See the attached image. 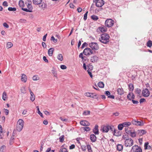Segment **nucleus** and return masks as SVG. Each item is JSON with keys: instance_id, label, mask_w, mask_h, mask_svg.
<instances>
[{"instance_id": "nucleus-1", "label": "nucleus", "mask_w": 152, "mask_h": 152, "mask_svg": "<svg viewBox=\"0 0 152 152\" xmlns=\"http://www.w3.org/2000/svg\"><path fill=\"white\" fill-rule=\"evenodd\" d=\"M110 36L108 34L103 33L101 35L100 37L99 38V40L102 43L107 44L109 43Z\"/></svg>"}, {"instance_id": "nucleus-2", "label": "nucleus", "mask_w": 152, "mask_h": 152, "mask_svg": "<svg viewBox=\"0 0 152 152\" xmlns=\"http://www.w3.org/2000/svg\"><path fill=\"white\" fill-rule=\"evenodd\" d=\"M24 121L22 119H19L17 122V130L18 132L21 131L23 127Z\"/></svg>"}, {"instance_id": "nucleus-3", "label": "nucleus", "mask_w": 152, "mask_h": 152, "mask_svg": "<svg viewBox=\"0 0 152 152\" xmlns=\"http://www.w3.org/2000/svg\"><path fill=\"white\" fill-rule=\"evenodd\" d=\"M124 145L126 147H131L134 144L133 140L131 138H128L125 140L124 142Z\"/></svg>"}, {"instance_id": "nucleus-4", "label": "nucleus", "mask_w": 152, "mask_h": 152, "mask_svg": "<svg viewBox=\"0 0 152 152\" xmlns=\"http://www.w3.org/2000/svg\"><path fill=\"white\" fill-rule=\"evenodd\" d=\"M114 25V21L112 19H108L106 20L105 25L106 27L110 28L112 26Z\"/></svg>"}, {"instance_id": "nucleus-5", "label": "nucleus", "mask_w": 152, "mask_h": 152, "mask_svg": "<svg viewBox=\"0 0 152 152\" xmlns=\"http://www.w3.org/2000/svg\"><path fill=\"white\" fill-rule=\"evenodd\" d=\"M142 150L140 147L137 145H134L132 148L131 152H142Z\"/></svg>"}, {"instance_id": "nucleus-6", "label": "nucleus", "mask_w": 152, "mask_h": 152, "mask_svg": "<svg viewBox=\"0 0 152 152\" xmlns=\"http://www.w3.org/2000/svg\"><path fill=\"white\" fill-rule=\"evenodd\" d=\"M89 46L92 50H97L99 48L98 44L96 42H92L89 44Z\"/></svg>"}, {"instance_id": "nucleus-7", "label": "nucleus", "mask_w": 152, "mask_h": 152, "mask_svg": "<svg viewBox=\"0 0 152 152\" xmlns=\"http://www.w3.org/2000/svg\"><path fill=\"white\" fill-rule=\"evenodd\" d=\"M93 2L95 3L96 5L98 7H101L104 4L103 0H93Z\"/></svg>"}, {"instance_id": "nucleus-8", "label": "nucleus", "mask_w": 152, "mask_h": 152, "mask_svg": "<svg viewBox=\"0 0 152 152\" xmlns=\"http://www.w3.org/2000/svg\"><path fill=\"white\" fill-rule=\"evenodd\" d=\"M83 53L86 56L90 55L93 54L92 50L89 48H86L83 50Z\"/></svg>"}, {"instance_id": "nucleus-9", "label": "nucleus", "mask_w": 152, "mask_h": 152, "mask_svg": "<svg viewBox=\"0 0 152 152\" xmlns=\"http://www.w3.org/2000/svg\"><path fill=\"white\" fill-rule=\"evenodd\" d=\"M142 96L145 97H147L150 95V92L147 88L143 89L142 91Z\"/></svg>"}, {"instance_id": "nucleus-10", "label": "nucleus", "mask_w": 152, "mask_h": 152, "mask_svg": "<svg viewBox=\"0 0 152 152\" xmlns=\"http://www.w3.org/2000/svg\"><path fill=\"white\" fill-rule=\"evenodd\" d=\"M132 123L134 125L137 126H142L144 125L143 122L136 121L135 120L133 119L132 121Z\"/></svg>"}, {"instance_id": "nucleus-11", "label": "nucleus", "mask_w": 152, "mask_h": 152, "mask_svg": "<svg viewBox=\"0 0 152 152\" xmlns=\"http://www.w3.org/2000/svg\"><path fill=\"white\" fill-rule=\"evenodd\" d=\"M109 125H103L102 126L101 130L103 132H107L109 131Z\"/></svg>"}, {"instance_id": "nucleus-12", "label": "nucleus", "mask_w": 152, "mask_h": 152, "mask_svg": "<svg viewBox=\"0 0 152 152\" xmlns=\"http://www.w3.org/2000/svg\"><path fill=\"white\" fill-rule=\"evenodd\" d=\"M125 130L126 132L128 134H129V132L130 135V136L131 137H136V133L135 132H131V131H130L129 132V131H128L127 130V129H126V128H125Z\"/></svg>"}, {"instance_id": "nucleus-13", "label": "nucleus", "mask_w": 152, "mask_h": 152, "mask_svg": "<svg viewBox=\"0 0 152 152\" xmlns=\"http://www.w3.org/2000/svg\"><path fill=\"white\" fill-rule=\"evenodd\" d=\"M80 124L83 126H88L90 125V124L88 121L86 120L81 121L80 122Z\"/></svg>"}, {"instance_id": "nucleus-14", "label": "nucleus", "mask_w": 152, "mask_h": 152, "mask_svg": "<svg viewBox=\"0 0 152 152\" xmlns=\"http://www.w3.org/2000/svg\"><path fill=\"white\" fill-rule=\"evenodd\" d=\"M137 132L139 136H142L147 133L146 131L144 129L138 130Z\"/></svg>"}, {"instance_id": "nucleus-15", "label": "nucleus", "mask_w": 152, "mask_h": 152, "mask_svg": "<svg viewBox=\"0 0 152 152\" xmlns=\"http://www.w3.org/2000/svg\"><path fill=\"white\" fill-rule=\"evenodd\" d=\"M98 127V125H96L94 128L93 129V132L96 135L99 134Z\"/></svg>"}, {"instance_id": "nucleus-16", "label": "nucleus", "mask_w": 152, "mask_h": 152, "mask_svg": "<svg viewBox=\"0 0 152 152\" xmlns=\"http://www.w3.org/2000/svg\"><path fill=\"white\" fill-rule=\"evenodd\" d=\"M135 96L133 93H129L127 96V99L130 100H131L132 99H134Z\"/></svg>"}, {"instance_id": "nucleus-17", "label": "nucleus", "mask_w": 152, "mask_h": 152, "mask_svg": "<svg viewBox=\"0 0 152 152\" xmlns=\"http://www.w3.org/2000/svg\"><path fill=\"white\" fill-rule=\"evenodd\" d=\"M21 80L24 83H26L27 80L26 76L24 74H22L21 76Z\"/></svg>"}, {"instance_id": "nucleus-18", "label": "nucleus", "mask_w": 152, "mask_h": 152, "mask_svg": "<svg viewBox=\"0 0 152 152\" xmlns=\"http://www.w3.org/2000/svg\"><path fill=\"white\" fill-rule=\"evenodd\" d=\"M91 141L92 142H95L96 141V137L94 134H91L90 137Z\"/></svg>"}, {"instance_id": "nucleus-19", "label": "nucleus", "mask_w": 152, "mask_h": 152, "mask_svg": "<svg viewBox=\"0 0 152 152\" xmlns=\"http://www.w3.org/2000/svg\"><path fill=\"white\" fill-rule=\"evenodd\" d=\"M117 91L118 94L121 95H122L124 94L123 89L122 88H118L117 89Z\"/></svg>"}, {"instance_id": "nucleus-20", "label": "nucleus", "mask_w": 152, "mask_h": 152, "mask_svg": "<svg viewBox=\"0 0 152 152\" xmlns=\"http://www.w3.org/2000/svg\"><path fill=\"white\" fill-rule=\"evenodd\" d=\"M113 134L114 135L116 136H119L121 135V133L120 131L115 129H114V131L113 132Z\"/></svg>"}, {"instance_id": "nucleus-21", "label": "nucleus", "mask_w": 152, "mask_h": 152, "mask_svg": "<svg viewBox=\"0 0 152 152\" xmlns=\"http://www.w3.org/2000/svg\"><path fill=\"white\" fill-rule=\"evenodd\" d=\"M39 7L42 9H44L46 7V4L44 2H41L39 4Z\"/></svg>"}, {"instance_id": "nucleus-22", "label": "nucleus", "mask_w": 152, "mask_h": 152, "mask_svg": "<svg viewBox=\"0 0 152 152\" xmlns=\"http://www.w3.org/2000/svg\"><path fill=\"white\" fill-rule=\"evenodd\" d=\"M98 59V58L96 56H94L91 57V61L92 62H95Z\"/></svg>"}, {"instance_id": "nucleus-23", "label": "nucleus", "mask_w": 152, "mask_h": 152, "mask_svg": "<svg viewBox=\"0 0 152 152\" xmlns=\"http://www.w3.org/2000/svg\"><path fill=\"white\" fill-rule=\"evenodd\" d=\"M54 51V49L53 48H50L48 51V53L49 56H52L53 52Z\"/></svg>"}, {"instance_id": "nucleus-24", "label": "nucleus", "mask_w": 152, "mask_h": 152, "mask_svg": "<svg viewBox=\"0 0 152 152\" xmlns=\"http://www.w3.org/2000/svg\"><path fill=\"white\" fill-rule=\"evenodd\" d=\"M42 0H33V3L35 5H38L42 2Z\"/></svg>"}, {"instance_id": "nucleus-25", "label": "nucleus", "mask_w": 152, "mask_h": 152, "mask_svg": "<svg viewBox=\"0 0 152 152\" xmlns=\"http://www.w3.org/2000/svg\"><path fill=\"white\" fill-rule=\"evenodd\" d=\"M99 30L102 32H104L107 31V28L105 27H99Z\"/></svg>"}, {"instance_id": "nucleus-26", "label": "nucleus", "mask_w": 152, "mask_h": 152, "mask_svg": "<svg viewBox=\"0 0 152 152\" xmlns=\"http://www.w3.org/2000/svg\"><path fill=\"white\" fill-rule=\"evenodd\" d=\"M117 147V150L119 151H121L123 149V146L121 144H118Z\"/></svg>"}, {"instance_id": "nucleus-27", "label": "nucleus", "mask_w": 152, "mask_h": 152, "mask_svg": "<svg viewBox=\"0 0 152 152\" xmlns=\"http://www.w3.org/2000/svg\"><path fill=\"white\" fill-rule=\"evenodd\" d=\"M19 5L20 7L23 8L24 7V4L23 1L20 0L19 2Z\"/></svg>"}, {"instance_id": "nucleus-28", "label": "nucleus", "mask_w": 152, "mask_h": 152, "mask_svg": "<svg viewBox=\"0 0 152 152\" xmlns=\"http://www.w3.org/2000/svg\"><path fill=\"white\" fill-rule=\"evenodd\" d=\"M91 18L92 20L95 21L99 19L98 17L97 16L95 15H92L91 16Z\"/></svg>"}, {"instance_id": "nucleus-29", "label": "nucleus", "mask_w": 152, "mask_h": 152, "mask_svg": "<svg viewBox=\"0 0 152 152\" xmlns=\"http://www.w3.org/2000/svg\"><path fill=\"white\" fill-rule=\"evenodd\" d=\"M88 69L87 70H89V71H91L93 70V65L91 64H89L87 65Z\"/></svg>"}, {"instance_id": "nucleus-30", "label": "nucleus", "mask_w": 152, "mask_h": 152, "mask_svg": "<svg viewBox=\"0 0 152 152\" xmlns=\"http://www.w3.org/2000/svg\"><path fill=\"white\" fill-rule=\"evenodd\" d=\"M57 58L59 60H60L61 61H62L63 60L62 55L61 54H60L58 55Z\"/></svg>"}, {"instance_id": "nucleus-31", "label": "nucleus", "mask_w": 152, "mask_h": 152, "mask_svg": "<svg viewBox=\"0 0 152 152\" xmlns=\"http://www.w3.org/2000/svg\"><path fill=\"white\" fill-rule=\"evenodd\" d=\"M90 111L89 110L84 111L83 112V115H90Z\"/></svg>"}, {"instance_id": "nucleus-32", "label": "nucleus", "mask_w": 152, "mask_h": 152, "mask_svg": "<svg viewBox=\"0 0 152 152\" xmlns=\"http://www.w3.org/2000/svg\"><path fill=\"white\" fill-rule=\"evenodd\" d=\"M123 124L124 126L127 127L131 125V123L130 122H125L123 123Z\"/></svg>"}, {"instance_id": "nucleus-33", "label": "nucleus", "mask_w": 152, "mask_h": 152, "mask_svg": "<svg viewBox=\"0 0 152 152\" xmlns=\"http://www.w3.org/2000/svg\"><path fill=\"white\" fill-rule=\"evenodd\" d=\"M98 85L99 87L101 88H103L104 86V84L102 82H100L98 83Z\"/></svg>"}, {"instance_id": "nucleus-34", "label": "nucleus", "mask_w": 152, "mask_h": 152, "mask_svg": "<svg viewBox=\"0 0 152 152\" xmlns=\"http://www.w3.org/2000/svg\"><path fill=\"white\" fill-rule=\"evenodd\" d=\"M59 152H68L66 148H61Z\"/></svg>"}, {"instance_id": "nucleus-35", "label": "nucleus", "mask_w": 152, "mask_h": 152, "mask_svg": "<svg viewBox=\"0 0 152 152\" xmlns=\"http://www.w3.org/2000/svg\"><path fill=\"white\" fill-rule=\"evenodd\" d=\"M147 46L150 48L152 46V41L150 40L148 41L147 43Z\"/></svg>"}, {"instance_id": "nucleus-36", "label": "nucleus", "mask_w": 152, "mask_h": 152, "mask_svg": "<svg viewBox=\"0 0 152 152\" xmlns=\"http://www.w3.org/2000/svg\"><path fill=\"white\" fill-rule=\"evenodd\" d=\"M86 95L88 97L92 98V97H93V93L89 92L86 93Z\"/></svg>"}, {"instance_id": "nucleus-37", "label": "nucleus", "mask_w": 152, "mask_h": 152, "mask_svg": "<svg viewBox=\"0 0 152 152\" xmlns=\"http://www.w3.org/2000/svg\"><path fill=\"white\" fill-rule=\"evenodd\" d=\"M37 110L38 113L42 117H43L42 114L39 111V106L37 107Z\"/></svg>"}, {"instance_id": "nucleus-38", "label": "nucleus", "mask_w": 152, "mask_h": 152, "mask_svg": "<svg viewBox=\"0 0 152 152\" xmlns=\"http://www.w3.org/2000/svg\"><path fill=\"white\" fill-rule=\"evenodd\" d=\"M129 87L130 89V90L132 91L134 89V86L132 84L130 83L129 85Z\"/></svg>"}, {"instance_id": "nucleus-39", "label": "nucleus", "mask_w": 152, "mask_h": 152, "mask_svg": "<svg viewBox=\"0 0 152 152\" xmlns=\"http://www.w3.org/2000/svg\"><path fill=\"white\" fill-rule=\"evenodd\" d=\"M108 128L109 130H110L113 132L114 131V129H115L114 126L112 125L110 126L109 125Z\"/></svg>"}, {"instance_id": "nucleus-40", "label": "nucleus", "mask_w": 152, "mask_h": 152, "mask_svg": "<svg viewBox=\"0 0 152 152\" xmlns=\"http://www.w3.org/2000/svg\"><path fill=\"white\" fill-rule=\"evenodd\" d=\"M2 99L4 101L5 100L7 99V95L5 92H4L3 93L2 95Z\"/></svg>"}, {"instance_id": "nucleus-41", "label": "nucleus", "mask_w": 152, "mask_h": 152, "mask_svg": "<svg viewBox=\"0 0 152 152\" xmlns=\"http://www.w3.org/2000/svg\"><path fill=\"white\" fill-rule=\"evenodd\" d=\"M124 126L123 124H120L118 126V128L119 130H122Z\"/></svg>"}, {"instance_id": "nucleus-42", "label": "nucleus", "mask_w": 152, "mask_h": 152, "mask_svg": "<svg viewBox=\"0 0 152 152\" xmlns=\"http://www.w3.org/2000/svg\"><path fill=\"white\" fill-rule=\"evenodd\" d=\"M27 7L28 10H29L31 11H32V7L31 3L28 4Z\"/></svg>"}, {"instance_id": "nucleus-43", "label": "nucleus", "mask_w": 152, "mask_h": 152, "mask_svg": "<svg viewBox=\"0 0 152 152\" xmlns=\"http://www.w3.org/2000/svg\"><path fill=\"white\" fill-rule=\"evenodd\" d=\"M14 139V135L13 134L12 136L11 137L10 139V145L11 143H13L14 142L13 140Z\"/></svg>"}, {"instance_id": "nucleus-44", "label": "nucleus", "mask_w": 152, "mask_h": 152, "mask_svg": "<svg viewBox=\"0 0 152 152\" xmlns=\"http://www.w3.org/2000/svg\"><path fill=\"white\" fill-rule=\"evenodd\" d=\"M87 146L88 151L89 152H92V150L91 145H87Z\"/></svg>"}, {"instance_id": "nucleus-45", "label": "nucleus", "mask_w": 152, "mask_h": 152, "mask_svg": "<svg viewBox=\"0 0 152 152\" xmlns=\"http://www.w3.org/2000/svg\"><path fill=\"white\" fill-rule=\"evenodd\" d=\"M21 92L23 94L26 93V90L25 87H22L21 88Z\"/></svg>"}, {"instance_id": "nucleus-46", "label": "nucleus", "mask_w": 152, "mask_h": 152, "mask_svg": "<svg viewBox=\"0 0 152 152\" xmlns=\"http://www.w3.org/2000/svg\"><path fill=\"white\" fill-rule=\"evenodd\" d=\"M83 129L86 131H89L91 129L88 127H85L83 128Z\"/></svg>"}, {"instance_id": "nucleus-47", "label": "nucleus", "mask_w": 152, "mask_h": 152, "mask_svg": "<svg viewBox=\"0 0 152 152\" xmlns=\"http://www.w3.org/2000/svg\"><path fill=\"white\" fill-rule=\"evenodd\" d=\"M64 135H62L59 137V141L60 142H63L64 141Z\"/></svg>"}, {"instance_id": "nucleus-48", "label": "nucleus", "mask_w": 152, "mask_h": 152, "mask_svg": "<svg viewBox=\"0 0 152 152\" xmlns=\"http://www.w3.org/2000/svg\"><path fill=\"white\" fill-rule=\"evenodd\" d=\"M135 92L136 94H140L141 93V90L139 88H137L135 90Z\"/></svg>"}, {"instance_id": "nucleus-49", "label": "nucleus", "mask_w": 152, "mask_h": 152, "mask_svg": "<svg viewBox=\"0 0 152 152\" xmlns=\"http://www.w3.org/2000/svg\"><path fill=\"white\" fill-rule=\"evenodd\" d=\"M88 12L87 11L84 15L83 19L84 20H86L87 19V14H88Z\"/></svg>"}, {"instance_id": "nucleus-50", "label": "nucleus", "mask_w": 152, "mask_h": 152, "mask_svg": "<svg viewBox=\"0 0 152 152\" xmlns=\"http://www.w3.org/2000/svg\"><path fill=\"white\" fill-rule=\"evenodd\" d=\"M148 144H149V143L148 142H146L145 143L144 147V149L145 150L147 149L148 145Z\"/></svg>"}, {"instance_id": "nucleus-51", "label": "nucleus", "mask_w": 152, "mask_h": 152, "mask_svg": "<svg viewBox=\"0 0 152 152\" xmlns=\"http://www.w3.org/2000/svg\"><path fill=\"white\" fill-rule=\"evenodd\" d=\"M88 45V44L87 43H86V42H84L82 45V46H81V48L83 49V48L85 47L86 46H87Z\"/></svg>"}, {"instance_id": "nucleus-52", "label": "nucleus", "mask_w": 152, "mask_h": 152, "mask_svg": "<svg viewBox=\"0 0 152 152\" xmlns=\"http://www.w3.org/2000/svg\"><path fill=\"white\" fill-rule=\"evenodd\" d=\"M21 9L26 12H32V11H31L29 10H28V9H27V8H22Z\"/></svg>"}, {"instance_id": "nucleus-53", "label": "nucleus", "mask_w": 152, "mask_h": 152, "mask_svg": "<svg viewBox=\"0 0 152 152\" xmlns=\"http://www.w3.org/2000/svg\"><path fill=\"white\" fill-rule=\"evenodd\" d=\"M34 95H31L30 97V99L32 102L34 101L35 100Z\"/></svg>"}, {"instance_id": "nucleus-54", "label": "nucleus", "mask_w": 152, "mask_h": 152, "mask_svg": "<svg viewBox=\"0 0 152 152\" xmlns=\"http://www.w3.org/2000/svg\"><path fill=\"white\" fill-rule=\"evenodd\" d=\"M52 73L54 77H57V74L56 72L54 70H52Z\"/></svg>"}, {"instance_id": "nucleus-55", "label": "nucleus", "mask_w": 152, "mask_h": 152, "mask_svg": "<svg viewBox=\"0 0 152 152\" xmlns=\"http://www.w3.org/2000/svg\"><path fill=\"white\" fill-rule=\"evenodd\" d=\"M81 148L83 151H85L86 149V146L83 145L81 146Z\"/></svg>"}, {"instance_id": "nucleus-56", "label": "nucleus", "mask_w": 152, "mask_h": 152, "mask_svg": "<svg viewBox=\"0 0 152 152\" xmlns=\"http://www.w3.org/2000/svg\"><path fill=\"white\" fill-rule=\"evenodd\" d=\"M32 79L34 80H37L39 79V78L36 76H34L32 77Z\"/></svg>"}, {"instance_id": "nucleus-57", "label": "nucleus", "mask_w": 152, "mask_h": 152, "mask_svg": "<svg viewBox=\"0 0 152 152\" xmlns=\"http://www.w3.org/2000/svg\"><path fill=\"white\" fill-rule=\"evenodd\" d=\"M54 150H51L50 148H48L46 151V152H54Z\"/></svg>"}, {"instance_id": "nucleus-58", "label": "nucleus", "mask_w": 152, "mask_h": 152, "mask_svg": "<svg viewBox=\"0 0 152 152\" xmlns=\"http://www.w3.org/2000/svg\"><path fill=\"white\" fill-rule=\"evenodd\" d=\"M4 26L7 28H8L9 27V26L6 23H4L3 24Z\"/></svg>"}, {"instance_id": "nucleus-59", "label": "nucleus", "mask_w": 152, "mask_h": 152, "mask_svg": "<svg viewBox=\"0 0 152 152\" xmlns=\"http://www.w3.org/2000/svg\"><path fill=\"white\" fill-rule=\"evenodd\" d=\"M83 53H80L79 55V57L80 58H81L82 60H83L84 59V57L83 56Z\"/></svg>"}, {"instance_id": "nucleus-60", "label": "nucleus", "mask_w": 152, "mask_h": 152, "mask_svg": "<svg viewBox=\"0 0 152 152\" xmlns=\"http://www.w3.org/2000/svg\"><path fill=\"white\" fill-rule=\"evenodd\" d=\"M60 67L61 69H66V66L65 65H61V66Z\"/></svg>"}, {"instance_id": "nucleus-61", "label": "nucleus", "mask_w": 152, "mask_h": 152, "mask_svg": "<svg viewBox=\"0 0 152 152\" xmlns=\"http://www.w3.org/2000/svg\"><path fill=\"white\" fill-rule=\"evenodd\" d=\"M87 72L91 77L92 78L93 77V76L92 75V73L91 72V71H89V70H87Z\"/></svg>"}, {"instance_id": "nucleus-62", "label": "nucleus", "mask_w": 152, "mask_h": 152, "mask_svg": "<svg viewBox=\"0 0 152 152\" xmlns=\"http://www.w3.org/2000/svg\"><path fill=\"white\" fill-rule=\"evenodd\" d=\"M60 119L63 121L66 122L68 120L67 119L63 118L62 117H60Z\"/></svg>"}, {"instance_id": "nucleus-63", "label": "nucleus", "mask_w": 152, "mask_h": 152, "mask_svg": "<svg viewBox=\"0 0 152 152\" xmlns=\"http://www.w3.org/2000/svg\"><path fill=\"white\" fill-rule=\"evenodd\" d=\"M146 100L144 98H142L140 99V103H141L144 102H145Z\"/></svg>"}, {"instance_id": "nucleus-64", "label": "nucleus", "mask_w": 152, "mask_h": 152, "mask_svg": "<svg viewBox=\"0 0 152 152\" xmlns=\"http://www.w3.org/2000/svg\"><path fill=\"white\" fill-rule=\"evenodd\" d=\"M4 112L5 113L6 115H7L9 113V110H8L4 109Z\"/></svg>"}]
</instances>
